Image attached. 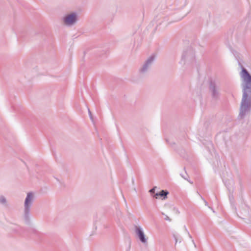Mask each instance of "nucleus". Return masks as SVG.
Here are the masks:
<instances>
[{
    "label": "nucleus",
    "instance_id": "obj_1",
    "mask_svg": "<svg viewBox=\"0 0 251 251\" xmlns=\"http://www.w3.org/2000/svg\"><path fill=\"white\" fill-rule=\"evenodd\" d=\"M239 64L242 68L241 76L244 81L243 97L239 113V117L243 118L251 109V97L248 94V93H251V75L240 62Z\"/></svg>",
    "mask_w": 251,
    "mask_h": 251
},
{
    "label": "nucleus",
    "instance_id": "obj_2",
    "mask_svg": "<svg viewBox=\"0 0 251 251\" xmlns=\"http://www.w3.org/2000/svg\"><path fill=\"white\" fill-rule=\"evenodd\" d=\"M34 200V194L32 192L27 194L24 202V218L26 224L30 223V209Z\"/></svg>",
    "mask_w": 251,
    "mask_h": 251
},
{
    "label": "nucleus",
    "instance_id": "obj_3",
    "mask_svg": "<svg viewBox=\"0 0 251 251\" xmlns=\"http://www.w3.org/2000/svg\"><path fill=\"white\" fill-rule=\"evenodd\" d=\"M195 62V53L193 49L191 47L188 48L184 50L181 56L180 64L185 65L191 64Z\"/></svg>",
    "mask_w": 251,
    "mask_h": 251
},
{
    "label": "nucleus",
    "instance_id": "obj_4",
    "mask_svg": "<svg viewBox=\"0 0 251 251\" xmlns=\"http://www.w3.org/2000/svg\"><path fill=\"white\" fill-rule=\"evenodd\" d=\"M155 60V55L152 54L150 56L145 62L142 67L139 70V73L141 76L146 75L151 67Z\"/></svg>",
    "mask_w": 251,
    "mask_h": 251
},
{
    "label": "nucleus",
    "instance_id": "obj_5",
    "mask_svg": "<svg viewBox=\"0 0 251 251\" xmlns=\"http://www.w3.org/2000/svg\"><path fill=\"white\" fill-rule=\"evenodd\" d=\"M209 91L212 98L218 99L220 95L219 83L215 80H211L209 82Z\"/></svg>",
    "mask_w": 251,
    "mask_h": 251
},
{
    "label": "nucleus",
    "instance_id": "obj_6",
    "mask_svg": "<svg viewBox=\"0 0 251 251\" xmlns=\"http://www.w3.org/2000/svg\"><path fill=\"white\" fill-rule=\"evenodd\" d=\"M77 20V14L72 13L66 15L63 18V21L66 25H71L74 24Z\"/></svg>",
    "mask_w": 251,
    "mask_h": 251
},
{
    "label": "nucleus",
    "instance_id": "obj_7",
    "mask_svg": "<svg viewBox=\"0 0 251 251\" xmlns=\"http://www.w3.org/2000/svg\"><path fill=\"white\" fill-rule=\"evenodd\" d=\"M136 233L138 236L140 241L143 243H146L147 241V239L146 238L145 235L140 227H136Z\"/></svg>",
    "mask_w": 251,
    "mask_h": 251
},
{
    "label": "nucleus",
    "instance_id": "obj_8",
    "mask_svg": "<svg viewBox=\"0 0 251 251\" xmlns=\"http://www.w3.org/2000/svg\"><path fill=\"white\" fill-rule=\"evenodd\" d=\"M240 215H239V217L242 219H246L250 215L249 207L247 205H244L242 210L240 212Z\"/></svg>",
    "mask_w": 251,
    "mask_h": 251
},
{
    "label": "nucleus",
    "instance_id": "obj_9",
    "mask_svg": "<svg viewBox=\"0 0 251 251\" xmlns=\"http://www.w3.org/2000/svg\"><path fill=\"white\" fill-rule=\"evenodd\" d=\"M168 194V191L167 190H162L160 192L156 193L153 196V197L155 199H158V197L160 196V197H162L163 199H165L167 198V196Z\"/></svg>",
    "mask_w": 251,
    "mask_h": 251
},
{
    "label": "nucleus",
    "instance_id": "obj_10",
    "mask_svg": "<svg viewBox=\"0 0 251 251\" xmlns=\"http://www.w3.org/2000/svg\"><path fill=\"white\" fill-rule=\"evenodd\" d=\"M15 226V227L14 228H12L14 231L16 233L21 234L23 228L19 226Z\"/></svg>",
    "mask_w": 251,
    "mask_h": 251
},
{
    "label": "nucleus",
    "instance_id": "obj_11",
    "mask_svg": "<svg viewBox=\"0 0 251 251\" xmlns=\"http://www.w3.org/2000/svg\"><path fill=\"white\" fill-rule=\"evenodd\" d=\"M0 203L2 204L5 205V206L7 205V201L6 198L3 196H0Z\"/></svg>",
    "mask_w": 251,
    "mask_h": 251
},
{
    "label": "nucleus",
    "instance_id": "obj_12",
    "mask_svg": "<svg viewBox=\"0 0 251 251\" xmlns=\"http://www.w3.org/2000/svg\"><path fill=\"white\" fill-rule=\"evenodd\" d=\"M229 200L232 206L233 207L234 206V205H233L234 198H233V196L232 195H229Z\"/></svg>",
    "mask_w": 251,
    "mask_h": 251
},
{
    "label": "nucleus",
    "instance_id": "obj_13",
    "mask_svg": "<svg viewBox=\"0 0 251 251\" xmlns=\"http://www.w3.org/2000/svg\"><path fill=\"white\" fill-rule=\"evenodd\" d=\"M156 188V186H154L152 188H151V189H150L149 190V192L151 193V194L153 196L155 193V189Z\"/></svg>",
    "mask_w": 251,
    "mask_h": 251
},
{
    "label": "nucleus",
    "instance_id": "obj_14",
    "mask_svg": "<svg viewBox=\"0 0 251 251\" xmlns=\"http://www.w3.org/2000/svg\"><path fill=\"white\" fill-rule=\"evenodd\" d=\"M162 214L163 215L165 216L164 220L166 221H168L169 222L171 221V220L170 219V218L166 215H165L164 213H162Z\"/></svg>",
    "mask_w": 251,
    "mask_h": 251
},
{
    "label": "nucleus",
    "instance_id": "obj_15",
    "mask_svg": "<svg viewBox=\"0 0 251 251\" xmlns=\"http://www.w3.org/2000/svg\"><path fill=\"white\" fill-rule=\"evenodd\" d=\"M32 232L35 235H37L38 234V232L35 229L32 230Z\"/></svg>",
    "mask_w": 251,
    "mask_h": 251
},
{
    "label": "nucleus",
    "instance_id": "obj_16",
    "mask_svg": "<svg viewBox=\"0 0 251 251\" xmlns=\"http://www.w3.org/2000/svg\"><path fill=\"white\" fill-rule=\"evenodd\" d=\"M185 230L187 232L188 234V235H189V237L191 238V239H192V236L191 235V234L189 233V231L187 230L186 227L185 226Z\"/></svg>",
    "mask_w": 251,
    "mask_h": 251
},
{
    "label": "nucleus",
    "instance_id": "obj_17",
    "mask_svg": "<svg viewBox=\"0 0 251 251\" xmlns=\"http://www.w3.org/2000/svg\"><path fill=\"white\" fill-rule=\"evenodd\" d=\"M88 112H89V116H90V118L91 119H92V114H91V111H90L89 109H88Z\"/></svg>",
    "mask_w": 251,
    "mask_h": 251
},
{
    "label": "nucleus",
    "instance_id": "obj_18",
    "mask_svg": "<svg viewBox=\"0 0 251 251\" xmlns=\"http://www.w3.org/2000/svg\"><path fill=\"white\" fill-rule=\"evenodd\" d=\"M173 237L174 238H175V241H176V244L177 243V237H176V236L175 235V234H174L173 235Z\"/></svg>",
    "mask_w": 251,
    "mask_h": 251
},
{
    "label": "nucleus",
    "instance_id": "obj_19",
    "mask_svg": "<svg viewBox=\"0 0 251 251\" xmlns=\"http://www.w3.org/2000/svg\"><path fill=\"white\" fill-rule=\"evenodd\" d=\"M180 175H181V176H182L184 179H185V180H187L189 181V180H188V179H187V178H186V177L185 176V175H182V174H180Z\"/></svg>",
    "mask_w": 251,
    "mask_h": 251
},
{
    "label": "nucleus",
    "instance_id": "obj_20",
    "mask_svg": "<svg viewBox=\"0 0 251 251\" xmlns=\"http://www.w3.org/2000/svg\"><path fill=\"white\" fill-rule=\"evenodd\" d=\"M226 186L227 188L230 191L231 188V187L227 184H226Z\"/></svg>",
    "mask_w": 251,
    "mask_h": 251
},
{
    "label": "nucleus",
    "instance_id": "obj_21",
    "mask_svg": "<svg viewBox=\"0 0 251 251\" xmlns=\"http://www.w3.org/2000/svg\"><path fill=\"white\" fill-rule=\"evenodd\" d=\"M233 183V180L232 179L229 180V184H232Z\"/></svg>",
    "mask_w": 251,
    "mask_h": 251
},
{
    "label": "nucleus",
    "instance_id": "obj_22",
    "mask_svg": "<svg viewBox=\"0 0 251 251\" xmlns=\"http://www.w3.org/2000/svg\"><path fill=\"white\" fill-rule=\"evenodd\" d=\"M192 242H193V244L194 245V246H195V247H196V244H195V242H194V240H193V239H192Z\"/></svg>",
    "mask_w": 251,
    "mask_h": 251
},
{
    "label": "nucleus",
    "instance_id": "obj_23",
    "mask_svg": "<svg viewBox=\"0 0 251 251\" xmlns=\"http://www.w3.org/2000/svg\"><path fill=\"white\" fill-rule=\"evenodd\" d=\"M203 200H204L205 205H207L208 204L207 202L205 200L203 199Z\"/></svg>",
    "mask_w": 251,
    "mask_h": 251
},
{
    "label": "nucleus",
    "instance_id": "obj_24",
    "mask_svg": "<svg viewBox=\"0 0 251 251\" xmlns=\"http://www.w3.org/2000/svg\"><path fill=\"white\" fill-rule=\"evenodd\" d=\"M183 17H181V18H178L176 21H179V20H181V19H182V18H183Z\"/></svg>",
    "mask_w": 251,
    "mask_h": 251
},
{
    "label": "nucleus",
    "instance_id": "obj_25",
    "mask_svg": "<svg viewBox=\"0 0 251 251\" xmlns=\"http://www.w3.org/2000/svg\"><path fill=\"white\" fill-rule=\"evenodd\" d=\"M189 182H190L191 184H193V182H191L190 181H189Z\"/></svg>",
    "mask_w": 251,
    "mask_h": 251
}]
</instances>
